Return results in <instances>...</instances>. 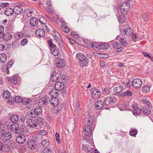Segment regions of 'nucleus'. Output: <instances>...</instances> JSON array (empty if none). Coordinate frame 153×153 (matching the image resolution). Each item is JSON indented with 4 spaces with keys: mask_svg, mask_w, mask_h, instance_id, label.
<instances>
[{
    "mask_svg": "<svg viewBox=\"0 0 153 153\" xmlns=\"http://www.w3.org/2000/svg\"><path fill=\"white\" fill-rule=\"evenodd\" d=\"M71 35L74 37L75 38H78L79 37V36L76 33L72 32L71 33Z\"/></svg>",
    "mask_w": 153,
    "mask_h": 153,
    "instance_id": "338daca9",
    "label": "nucleus"
},
{
    "mask_svg": "<svg viewBox=\"0 0 153 153\" xmlns=\"http://www.w3.org/2000/svg\"><path fill=\"white\" fill-rule=\"evenodd\" d=\"M117 97L110 96L106 97L104 100V102L105 105H108L111 103H115L117 102Z\"/></svg>",
    "mask_w": 153,
    "mask_h": 153,
    "instance_id": "20e7f679",
    "label": "nucleus"
},
{
    "mask_svg": "<svg viewBox=\"0 0 153 153\" xmlns=\"http://www.w3.org/2000/svg\"><path fill=\"white\" fill-rule=\"evenodd\" d=\"M47 5V7L48 9H50L52 5L51 3V1L50 0H47L46 1V2Z\"/></svg>",
    "mask_w": 153,
    "mask_h": 153,
    "instance_id": "052dcab7",
    "label": "nucleus"
},
{
    "mask_svg": "<svg viewBox=\"0 0 153 153\" xmlns=\"http://www.w3.org/2000/svg\"><path fill=\"white\" fill-rule=\"evenodd\" d=\"M56 139L57 143L59 144L60 143V135L58 133H56L55 134Z\"/></svg>",
    "mask_w": 153,
    "mask_h": 153,
    "instance_id": "5fc2aeb1",
    "label": "nucleus"
},
{
    "mask_svg": "<svg viewBox=\"0 0 153 153\" xmlns=\"http://www.w3.org/2000/svg\"><path fill=\"white\" fill-rule=\"evenodd\" d=\"M39 134L45 136L47 134V131L45 130H42L40 131Z\"/></svg>",
    "mask_w": 153,
    "mask_h": 153,
    "instance_id": "69168bd1",
    "label": "nucleus"
},
{
    "mask_svg": "<svg viewBox=\"0 0 153 153\" xmlns=\"http://www.w3.org/2000/svg\"><path fill=\"white\" fill-rule=\"evenodd\" d=\"M11 81L13 84L16 85L17 82V79L15 77L12 78L11 79Z\"/></svg>",
    "mask_w": 153,
    "mask_h": 153,
    "instance_id": "680f3d73",
    "label": "nucleus"
},
{
    "mask_svg": "<svg viewBox=\"0 0 153 153\" xmlns=\"http://www.w3.org/2000/svg\"><path fill=\"white\" fill-rule=\"evenodd\" d=\"M31 100L30 99H23L22 103L24 105H26L30 103Z\"/></svg>",
    "mask_w": 153,
    "mask_h": 153,
    "instance_id": "864d4df0",
    "label": "nucleus"
},
{
    "mask_svg": "<svg viewBox=\"0 0 153 153\" xmlns=\"http://www.w3.org/2000/svg\"><path fill=\"white\" fill-rule=\"evenodd\" d=\"M102 94L105 95H107L110 93V91L107 87L105 88L102 91Z\"/></svg>",
    "mask_w": 153,
    "mask_h": 153,
    "instance_id": "49530a36",
    "label": "nucleus"
},
{
    "mask_svg": "<svg viewBox=\"0 0 153 153\" xmlns=\"http://www.w3.org/2000/svg\"><path fill=\"white\" fill-rule=\"evenodd\" d=\"M119 108L120 111H123L130 109V108H129V104L128 102H124L121 104Z\"/></svg>",
    "mask_w": 153,
    "mask_h": 153,
    "instance_id": "f8f14e48",
    "label": "nucleus"
},
{
    "mask_svg": "<svg viewBox=\"0 0 153 153\" xmlns=\"http://www.w3.org/2000/svg\"><path fill=\"white\" fill-rule=\"evenodd\" d=\"M133 87L136 88H139L142 85L141 80L139 78H137L133 79L131 82Z\"/></svg>",
    "mask_w": 153,
    "mask_h": 153,
    "instance_id": "6e6552de",
    "label": "nucleus"
},
{
    "mask_svg": "<svg viewBox=\"0 0 153 153\" xmlns=\"http://www.w3.org/2000/svg\"><path fill=\"white\" fill-rule=\"evenodd\" d=\"M14 13L16 14H19L22 13L23 11V10L21 7L16 6L13 7Z\"/></svg>",
    "mask_w": 153,
    "mask_h": 153,
    "instance_id": "4be33fe9",
    "label": "nucleus"
},
{
    "mask_svg": "<svg viewBox=\"0 0 153 153\" xmlns=\"http://www.w3.org/2000/svg\"><path fill=\"white\" fill-rule=\"evenodd\" d=\"M41 144L44 147H47V146L48 145L49 142L47 140H44L41 142Z\"/></svg>",
    "mask_w": 153,
    "mask_h": 153,
    "instance_id": "8fccbe9b",
    "label": "nucleus"
},
{
    "mask_svg": "<svg viewBox=\"0 0 153 153\" xmlns=\"http://www.w3.org/2000/svg\"><path fill=\"white\" fill-rule=\"evenodd\" d=\"M23 36V34L21 32L16 33L14 34L15 38L17 40L21 38Z\"/></svg>",
    "mask_w": 153,
    "mask_h": 153,
    "instance_id": "79ce46f5",
    "label": "nucleus"
},
{
    "mask_svg": "<svg viewBox=\"0 0 153 153\" xmlns=\"http://www.w3.org/2000/svg\"><path fill=\"white\" fill-rule=\"evenodd\" d=\"M19 42L17 40H14L12 43V48L15 49L19 45Z\"/></svg>",
    "mask_w": 153,
    "mask_h": 153,
    "instance_id": "de8ad7c7",
    "label": "nucleus"
},
{
    "mask_svg": "<svg viewBox=\"0 0 153 153\" xmlns=\"http://www.w3.org/2000/svg\"><path fill=\"white\" fill-rule=\"evenodd\" d=\"M104 106V103L102 101H97L95 105V108L97 109L100 110Z\"/></svg>",
    "mask_w": 153,
    "mask_h": 153,
    "instance_id": "a211bd4d",
    "label": "nucleus"
},
{
    "mask_svg": "<svg viewBox=\"0 0 153 153\" xmlns=\"http://www.w3.org/2000/svg\"><path fill=\"white\" fill-rule=\"evenodd\" d=\"M90 47L93 48L95 50H97V49L99 48V47H100V45L99 44H98V43L93 42L91 43Z\"/></svg>",
    "mask_w": 153,
    "mask_h": 153,
    "instance_id": "37998d69",
    "label": "nucleus"
},
{
    "mask_svg": "<svg viewBox=\"0 0 153 153\" xmlns=\"http://www.w3.org/2000/svg\"><path fill=\"white\" fill-rule=\"evenodd\" d=\"M114 91L116 93L120 92L123 89V87L119 84H117L113 86Z\"/></svg>",
    "mask_w": 153,
    "mask_h": 153,
    "instance_id": "4468645a",
    "label": "nucleus"
},
{
    "mask_svg": "<svg viewBox=\"0 0 153 153\" xmlns=\"http://www.w3.org/2000/svg\"><path fill=\"white\" fill-rule=\"evenodd\" d=\"M86 120L88 125L93 126V127H94V125L93 124L94 121V118L93 117L89 115H87Z\"/></svg>",
    "mask_w": 153,
    "mask_h": 153,
    "instance_id": "ddd939ff",
    "label": "nucleus"
},
{
    "mask_svg": "<svg viewBox=\"0 0 153 153\" xmlns=\"http://www.w3.org/2000/svg\"><path fill=\"white\" fill-rule=\"evenodd\" d=\"M132 113L134 115L140 114L141 112L140 109L136 105H132Z\"/></svg>",
    "mask_w": 153,
    "mask_h": 153,
    "instance_id": "f3484780",
    "label": "nucleus"
},
{
    "mask_svg": "<svg viewBox=\"0 0 153 153\" xmlns=\"http://www.w3.org/2000/svg\"><path fill=\"white\" fill-rule=\"evenodd\" d=\"M27 145L29 148L32 149H35L36 147V145L35 142L33 140H29L27 141Z\"/></svg>",
    "mask_w": 153,
    "mask_h": 153,
    "instance_id": "2eb2a0df",
    "label": "nucleus"
},
{
    "mask_svg": "<svg viewBox=\"0 0 153 153\" xmlns=\"http://www.w3.org/2000/svg\"><path fill=\"white\" fill-rule=\"evenodd\" d=\"M111 45L117 52H120L123 49V48L121 45L118 42L114 41L111 42Z\"/></svg>",
    "mask_w": 153,
    "mask_h": 153,
    "instance_id": "0eeeda50",
    "label": "nucleus"
},
{
    "mask_svg": "<svg viewBox=\"0 0 153 153\" xmlns=\"http://www.w3.org/2000/svg\"><path fill=\"white\" fill-rule=\"evenodd\" d=\"M19 125L17 123H15L11 125L10 126V130L13 133H15L17 131V129H18Z\"/></svg>",
    "mask_w": 153,
    "mask_h": 153,
    "instance_id": "c85d7f7f",
    "label": "nucleus"
},
{
    "mask_svg": "<svg viewBox=\"0 0 153 153\" xmlns=\"http://www.w3.org/2000/svg\"><path fill=\"white\" fill-rule=\"evenodd\" d=\"M53 35L54 38L56 41H58L59 40V38L60 37V35L57 32L53 30Z\"/></svg>",
    "mask_w": 153,
    "mask_h": 153,
    "instance_id": "f704fd0d",
    "label": "nucleus"
},
{
    "mask_svg": "<svg viewBox=\"0 0 153 153\" xmlns=\"http://www.w3.org/2000/svg\"><path fill=\"white\" fill-rule=\"evenodd\" d=\"M76 56L80 61H85L86 57L83 53H79L76 54Z\"/></svg>",
    "mask_w": 153,
    "mask_h": 153,
    "instance_id": "393cba45",
    "label": "nucleus"
},
{
    "mask_svg": "<svg viewBox=\"0 0 153 153\" xmlns=\"http://www.w3.org/2000/svg\"><path fill=\"white\" fill-rule=\"evenodd\" d=\"M64 87V85L63 83L60 82H57L55 85V88L56 90H62Z\"/></svg>",
    "mask_w": 153,
    "mask_h": 153,
    "instance_id": "dca6fc26",
    "label": "nucleus"
},
{
    "mask_svg": "<svg viewBox=\"0 0 153 153\" xmlns=\"http://www.w3.org/2000/svg\"><path fill=\"white\" fill-rule=\"evenodd\" d=\"M120 38V43H121V45H122L124 46H126L128 44V42L126 39L123 37H121Z\"/></svg>",
    "mask_w": 153,
    "mask_h": 153,
    "instance_id": "e433bc0d",
    "label": "nucleus"
},
{
    "mask_svg": "<svg viewBox=\"0 0 153 153\" xmlns=\"http://www.w3.org/2000/svg\"><path fill=\"white\" fill-rule=\"evenodd\" d=\"M61 29L63 32L66 33H68L70 31L69 28L67 27V25L65 24L61 25Z\"/></svg>",
    "mask_w": 153,
    "mask_h": 153,
    "instance_id": "4c0bfd02",
    "label": "nucleus"
},
{
    "mask_svg": "<svg viewBox=\"0 0 153 153\" xmlns=\"http://www.w3.org/2000/svg\"><path fill=\"white\" fill-rule=\"evenodd\" d=\"M51 51V53L54 56H57L58 55L59 53V50L55 47L52 48Z\"/></svg>",
    "mask_w": 153,
    "mask_h": 153,
    "instance_id": "a878e982",
    "label": "nucleus"
},
{
    "mask_svg": "<svg viewBox=\"0 0 153 153\" xmlns=\"http://www.w3.org/2000/svg\"><path fill=\"white\" fill-rule=\"evenodd\" d=\"M30 22L32 26H35L37 25L38 22V20L37 19L33 17L30 19Z\"/></svg>",
    "mask_w": 153,
    "mask_h": 153,
    "instance_id": "cd10ccee",
    "label": "nucleus"
},
{
    "mask_svg": "<svg viewBox=\"0 0 153 153\" xmlns=\"http://www.w3.org/2000/svg\"><path fill=\"white\" fill-rule=\"evenodd\" d=\"M35 33L36 36L39 37H43L45 34L44 30L41 29H37Z\"/></svg>",
    "mask_w": 153,
    "mask_h": 153,
    "instance_id": "aec40b11",
    "label": "nucleus"
},
{
    "mask_svg": "<svg viewBox=\"0 0 153 153\" xmlns=\"http://www.w3.org/2000/svg\"><path fill=\"white\" fill-rule=\"evenodd\" d=\"M137 130L136 129H134L130 132L129 134L131 136L134 137L137 134Z\"/></svg>",
    "mask_w": 153,
    "mask_h": 153,
    "instance_id": "3c124183",
    "label": "nucleus"
},
{
    "mask_svg": "<svg viewBox=\"0 0 153 153\" xmlns=\"http://www.w3.org/2000/svg\"><path fill=\"white\" fill-rule=\"evenodd\" d=\"M94 127L93 126L87 125L84 127L83 132H86V131H92V128Z\"/></svg>",
    "mask_w": 153,
    "mask_h": 153,
    "instance_id": "a18cd8bd",
    "label": "nucleus"
},
{
    "mask_svg": "<svg viewBox=\"0 0 153 153\" xmlns=\"http://www.w3.org/2000/svg\"><path fill=\"white\" fill-rule=\"evenodd\" d=\"M48 45L49 47L51 49L52 48L55 47H56V46L53 45V43L52 42V41L51 39H49L48 41Z\"/></svg>",
    "mask_w": 153,
    "mask_h": 153,
    "instance_id": "bf43d9fd",
    "label": "nucleus"
},
{
    "mask_svg": "<svg viewBox=\"0 0 153 153\" xmlns=\"http://www.w3.org/2000/svg\"><path fill=\"white\" fill-rule=\"evenodd\" d=\"M143 102L144 103H146V105L149 106L151 104L146 99H144L143 100Z\"/></svg>",
    "mask_w": 153,
    "mask_h": 153,
    "instance_id": "0e129e2a",
    "label": "nucleus"
},
{
    "mask_svg": "<svg viewBox=\"0 0 153 153\" xmlns=\"http://www.w3.org/2000/svg\"><path fill=\"white\" fill-rule=\"evenodd\" d=\"M48 103V100L45 97H42L39 100L38 104L39 106H45L47 105Z\"/></svg>",
    "mask_w": 153,
    "mask_h": 153,
    "instance_id": "412c9836",
    "label": "nucleus"
},
{
    "mask_svg": "<svg viewBox=\"0 0 153 153\" xmlns=\"http://www.w3.org/2000/svg\"><path fill=\"white\" fill-rule=\"evenodd\" d=\"M59 109L60 110H61V112L62 110H65V105L63 104H61V106L59 107Z\"/></svg>",
    "mask_w": 153,
    "mask_h": 153,
    "instance_id": "774afa93",
    "label": "nucleus"
},
{
    "mask_svg": "<svg viewBox=\"0 0 153 153\" xmlns=\"http://www.w3.org/2000/svg\"><path fill=\"white\" fill-rule=\"evenodd\" d=\"M15 100L16 102H22V99L19 96H16L15 97Z\"/></svg>",
    "mask_w": 153,
    "mask_h": 153,
    "instance_id": "6e6d98bb",
    "label": "nucleus"
},
{
    "mask_svg": "<svg viewBox=\"0 0 153 153\" xmlns=\"http://www.w3.org/2000/svg\"><path fill=\"white\" fill-rule=\"evenodd\" d=\"M144 56L149 58L151 60L153 61V57H152L149 53H146L145 52H143V53Z\"/></svg>",
    "mask_w": 153,
    "mask_h": 153,
    "instance_id": "09e8293b",
    "label": "nucleus"
},
{
    "mask_svg": "<svg viewBox=\"0 0 153 153\" xmlns=\"http://www.w3.org/2000/svg\"><path fill=\"white\" fill-rule=\"evenodd\" d=\"M12 137V134L10 132L6 131L3 132L2 141L4 143L7 142Z\"/></svg>",
    "mask_w": 153,
    "mask_h": 153,
    "instance_id": "39448f33",
    "label": "nucleus"
},
{
    "mask_svg": "<svg viewBox=\"0 0 153 153\" xmlns=\"http://www.w3.org/2000/svg\"><path fill=\"white\" fill-rule=\"evenodd\" d=\"M12 35L9 33H6L4 34L3 36V39L6 41H8L12 39Z\"/></svg>",
    "mask_w": 153,
    "mask_h": 153,
    "instance_id": "2f4dec72",
    "label": "nucleus"
},
{
    "mask_svg": "<svg viewBox=\"0 0 153 153\" xmlns=\"http://www.w3.org/2000/svg\"><path fill=\"white\" fill-rule=\"evenodd\" d=\"M90 91L94 99H98L101 95V92L98 89L92 88L91 89Z\"/></svg>",
    "mask_w": 153,
    "mask_h": 153,
    "instance_id": "423d86ee",
    "label": "nucleus"
},
{
    "mask_svg": "<svg viewBox=\"0 0 153 153\" xmlns=\"http://www.w3.org/2000/svg\"><path fill=\"white\" fill-rule=\"evenodd\" d=\"M52 112L55 114H58L61 113V110L59 109V107H55L52 108L51 109Z\"/></svg>",
    "mask_w": 153,
    "mask_h": 153,
    "instance_id": "c9c22d12",
    "label": "nucleus"
},
{
    "mask_svg": "<svg viewBox=\"0 0 153 153\" xmlns=\"http://www.w3.org/2000/svg\"><path fill=\"white\" fill-rule=\"evenodd\" d=\"M27 114L30 117L33 118L41 117L42 116V108L39 107H37L35 109L29 111Z\"/></svg>",
    "mask_w": 153,
    "mask_h": 153,
    "instance_id": "f03ea898",
    "label": "nucleus"
},
{
    "mask_svg": "<svg viewBox=\"0 0 153 153\" xmlns=\"http://www.w3.org/2000/svg\"><path fill=\"white\" fill-rule=\"evenodd\" d=\"M10 96V92L7 91H4L3 94V97L6 99H8Z\"/></svg>",
    "mask_w": 153,
    "mask_h": 153,
    "instance_id": "a19ab883",
    "label": "nucleus"
},
{
    "mask_svg": "<svg viewBox=\"0 0 153 153\" xmlns=\"http://www.w3.org/2000/svg\"><path fill=\"white\" fill-rule=\"evenodd\" d=\"M56 89H52L50 92V95L52 97H56L59 95V92Z\"/></svg>",
    "mask_w": 153,
    "mask_h": 153,
    "instance_id": "5701e85b",
    "label": "nucleus"
},
{
    "mask_svg": "<svg viewBox=\"0 0 153 153\" xmlns=\"http://www.w3.org/2000/svg\"><path fill=\"white\" fill-rule=\"evenodd\" d=\"M133 32L132 29L130 27L127 28L125 30H121L120 31V33L122 35H126L128 36H130Z\"/></svg>",
    "mask_w": 153,
    "mask_h": 153,
    "instance_id": "9d476101",
    "label": "nucleus"
},
{
    "mask_svg": "<svg viewBox=\"0 0 153 153\" xmlns=\"http://www.w3.org/2000/svg\"><path fill=\"white\" fill-rule=\"evenodd\" d=\"M132 95V93L130 90H127L125 92L121 94V96L122 97L131 96Z\"/></svg>",
    "mask_w": 153,
    "mask_h": 153,
    "instance_id": "58836bf2",
    "label": "nucleus"
},
{
    "mask_svg": "<svg viewBox=\"0 0 153 153\" xmlns=\"http://www.w3.org/2000/svg\"><path fill=\"white\" fill-rule=\"evenodd\" d=\"M56 66L58 68H61L64 67L65 65V62L63 60L59 58H56L55 60Z\"/></svg>",
    "mask_w": 153,
    "mask_h": 153,
    "instance_id": "1a4fd4ad",
    "label": "nucleus"
},
{
    "mask_svg": "<svg viewBox=\"0 0 153 153\" xmlns=\"http://www.w3.org/2000/svg\"><path fill=\"white\" fill-rule=\"evenodd\" d=\"M10 120L13 123H16L19 120V117L16 114H13L11 115L10 118Z\"/></svg>",
    "mask_w": 153,
    "mask_h": 153,
    "instance_id": "bb28decb",
    "label": "nucleus"
},
{
    "mask_svg": "<svg viewBox=\"0 0 153 153\" xmlns=\"http://www.w3.org/2000/svg\"><path fill=\"white\" fill-rule=\"evenodd\" d=\"M50 101L51 104L54 106H56L59 103L58 99L56 97H52Z\"/></svg>",
    "mask_w": 153,
    "mask_h": 153,
    "instance_id": "b1692460",
    "label": "nucleus"
},
{
    "mask_svg": "<svg viewBox=\"0 0 153 153\" xmlns=\"http://www.w3.org/2000/svg\"><path fill=\"white\" fill-rule=\"evenodd\" d=\"M60 74V73H59V74H56V72H53L52 75V77L51 78L52 80L53 81H55L56 80L59 79Z\"/></svg>",
    "mask_w": 153,
    "mask_h": 153,
    "instance_id": "72a5a7b5",
    "label": "nucleus"
},
{
    "mask_svg": "<svg viewBox=\"0 0 153 153\" xmlns=\"http://www.w3.org/2000/svg\"><path fill=\"white\" fill-rule=\"evenodd\" d=\"M26 137L24 135L22 134L19 135L17 137L16 140L17 142L20 144H23L26 141Z\"/></svg>",
    "mask_w": 153,
    "mask_h": 153,
    "instance_id": "9b49d317",
    "label": "nucleus"
},
{
    "mask_svg": "<svg viewBox=\"0 0 153 153\" xmlns=\"http://www.w3.org/2000/svg\"><path fill=\"white\" fill-rule=\"evenodd\" d=\"M27 43V40L26 39H23L21 42V44L23 46H24Z\"/></svg>",
    "mask_w": 153,
    "mask_h": 153,
    "instance_id": "e2e57ef3",
    "label": "nucleus"
},
{
    "mask_svg": "<svg viewBox=\"0 0 153 153\" xmlns=\"http://www.w3.org/2000/svg\"><path fill=\"white\" fill-rule=\"evenodd\" d=\"M42 124L41 121H39L37 119L32 118L27 120L26 124L27 126L35 129H39L41 127Z\"/></svg>",
    "mask_w": 153,
    "mask_h": 153,
    "instance_id": "f257e3e1",
    "label": "nucleus"
},
{
    "mask_svg": "<svg viewBox=\"0 0 153 153\" xmlns=\"http://www.w3.org/2000/svg\"><path fill=\"white\" fill-rule=\"evenodd\" d=\"M84 133L87 137H91L92 134V131H86V132H83Z\"/></svg>",
    "mask_w": 153,
    "mask_h": 153,
    "instance_id": "4d7b16f0",
    "label": "nucleus"
},
{
    "mask_svg": "<svg viewBox=\"0 0 153 153\" xmlns=\"http://www.w3.org/2000/svg\"><path fill=\"white\" fill-rule=\"evenodd\" d=\"M7 56L6 54L2 53L0 54V61L2 63L5 62L7 60Z\"/></svg>",
    "mask_w": 153,
    "mask_h": 153,
    "instance_id": "473e14b6",
    "label": "nucleus"
},
{
    "mask_svg": "<svg viewBox=\"0 0 153 153\" xmlns=\"http://www.w3.org/2000/svg\"><path fill=\"white\" fill-rule=\"evenodd\" d=\"M151 87L150 85H145L143 87L142 91L144 93H148Z\"/></svg>",
    "mask_w": 153,
    "mask_h": 153,
    "instance_id": "ea45409f",
    "label": "nucleus"
},
{
    "mask_svg": "<svg viewBox=\"0 0 153 153\" xmlns=\"http://www.w3.org/2000/svg\"><path fill=\"white\" fill-rule=\"evenodd\" d=\"M109 46L108 44L107 43H104L100 45V47L103 50L107 49Z\"/></svg>",
    "mask_w": 153,
    "mask_h": 153,
    "instance_id": "c03bdc74",
    "label": "nucleus"
},
{
    "mask_svg": "<svg viewBox=\"0 0 153 153\" xmlns=\"http://www.w3.org/2000/svg\"><path fill=\"white\" fill-rule=\"evenodd\" d=\"M91 144L90 145H86L82 147V149L83 150L86 152V151L89 152L90 153H92L93 152L94 150L93 149V146L91 147Z\"/></svg>",
    "mask_w": 153,
    "mask_h": 153,
    "instance_id": "6ab92c4d",
    "label": "nucleus"
},
{
    "mask_svg": "<svg viewBox=\"0 0 153 153\" xmlns=\"http://www.w3.org/2000/svg\"><path fill=\"white\" fill-rule=\"evenodd\" d=\"M13 13V9L10 8H7L5 12V14L8 16L12 15Z\"/></svg>",
    "mask_w": 153,
    "mask_h": 153,
    "instance_id": "7c9ffc66",
    "label": "nucleus"
},
{
    "mask_svg": "<svg viewBox=\"0 0 153 153\" xmlns=\"http://www.w3.org/2000/svg\"><path fill=\"white\" fill-rule=\"evenodd\" d=\"M23 129L22 128H19L18 127V129H17V131H16L15 133L19 134V135L22 134L23 133Z\"/></svg>",
    "mask_w": 153,
    "mask_h": 153,
    "instance_id": "603ef678",
    "label": "nucleus"
},
{
    "mask_svg": "<svg viewBox=\"0 0 153 153\" xmlns=\"http://www.w3.org/2000/svg\"><path fill=\"white\" fill-rule=\"evenodd\" d=\"M130 9V4L127 2L123 3L120 7V12L123 15L127 13Z\"/></svg>",
    "mask_w": 153,
    "mask_h": 153,
    "instance_id": "7ed1b4c3",
    "label": "nucleus"
},
{
    "mask_svg": "<svg viewBox=\"0 0 153 153\" xmlns=\"http://www.w3.org/2000/svg\"><path fill=\"white\" fill-rule=\"evenodd\" d=\"M142 17L143 20L145 21H147L148 20L149 18L147 13H145L143 14Z\"/></svg>",
    "mask_w": 153,
    "mask_h": 153,
    "instance_id": "13d9d810",
    "label": "nucleus"
},
{
    "mask_svg": "<svg viewBox=\"0 0 153 153\" xmlns=\"http://www.w3.org/2000/svg\"><path fill=\"white\" fill-rule=\"evenodd\" d=\"M150 107V105L149 106H148L147 107L146 106V105L143 107L141 110L145 114H149L150 113V110L149 108V107Z\"/></svg>",
    "mask_w": 153,
    "mask_h": 153,
    "instance_id": "c756f323",
    "label": "nucleus"
}]
</instances>
